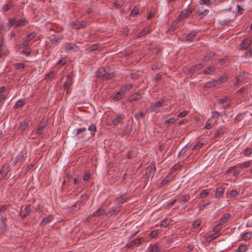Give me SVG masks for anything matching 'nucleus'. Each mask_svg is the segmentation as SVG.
<instances>
[{"label":"nucleus","instance_id":"21","mask_svg":"<svg viewBox=\"0 0 252 252\" xmlns=\"http://www.w3.org/2000/svg\"><path fill=\"white\" fill-rule=\"evenodd\" d=\"M14 6L13 2L11 1L3 5L2 10L3 11H7L12 8Z\"/></svg>","mask_w":252,"mask_h":252},{"label":"nucleus","instance_id":"46","mask_svg":"<svg viewBox=\"0 0 252 252\" xmlns=\"http://www.w3.org/2000/svg\"><path fill=\"white\" fill-rule=\"evenodd\" d=\"M252 152V149L248 147L246 148L243 152L244 155L246 156L250 155Z\"/></svg>","mask_w":252,"mask_h":252},{"label":"nucleus","instance_id":"57","mask_svg":"<svg viewBox=\"0 0 252 252\" xmlns=\"http://www.w3.org/2000/svg\"><path fill=\"white\" fill-rule=\"evenodd\" d=\"M54 76V73L53 71H50L49 73L45 75V79H51L53 78Z\"/></svg>","mask_w":252,"mask_h":252},{"label":"nucleus","instance_id":"26","mask_svg":"<svg viewBox=\"0 0 252 252\" xmlns=\"http://www.w3.org/2000/svg\"><path fill=\"white\" fill-rule=\"evenodd\" d=\"M149 32H150V28L146 27V28L143 29V30L138 33L137 37L138 38L141 37L147 34Z\"/></svg>","mask_w":252,"mask_h":252},{"label":"nucleus","instance_id":"31","mask_svg":"<svg viewBox=\"0 0 252 252\" xmlns=\"http://www.w3.org/2000/svg\"><path fill=\"white\" fill-rule=\"evenodd\" d=\"M45 125L44 123H40L36 129V132L38 134H41L42 133V129L44 127Z\"/></svg>","mask_w":252,"mask_h":252},{"label":"nucleus","instance_id":"43","mask_svg":"<svg viewBox=\"0 0 252 252\" xmlns=\"http://www.w3.org/2000/svg\"><path fill=\"white\" fill-rule=\"evenodd\" d=\"M209 12V10L207 9H205L204 10H198L197 11V13L198 14V15L200 17H203L204 16H206Z\"/></svg>","mask_w":252,"mask_h":252},{"label":"nucleus","instance_id":"62","mask_svg":"<svg viewBox=\"0 0 252 252\" xmlns=\"http://www.w3.org/2000/svg\"><path fill=\"white\" fill-rule=\"evenodd\" d=\"M188 148L187 147H184L179 153L178 157L184 156L187 151Z\"/></svg>","mask_w":252,"mask_h":252},{"label":"nucleus","instance_id":"8","mask_svg":"<svg viewBox=\"0 0 252 252\" xmlns=\"http://www.w3.org/2000/svg\"><path fill=\"white\" fill-rule=\"evenodd\" d=\"M125 116L123 114L117 115L112 121L113 125L115 126L118 125L120 123L122 122Z\"/></svg>","mask_w":252,"mask_h":252},{"label":"nucleus","instance_id":"64","mask_svg":"<svg viewBox=\"0 0 252 252\" xmlns=\"http://www.w3.org/2000/svg\"><path fill=\"white\" fill-rule=\"evenodd\" d=\"M177 201V200L176 199H174V200H173L172 201L170 202V203H169L168 204H167L166 205V208L167 209H169L174 204V203Z\"/></svg>","mask_w":252,"mask_h":252},{"label":"nucleus","instance_id":"16","mask_svg":"<svg viewBox=\"0 0 252 252\" xmlns=\"http://www.w3.org/2000/svg\"><path fill=\"white\" fill-rule=\"evenodd\" d=\"M215 55V53L213 52H208L203 59L205 62H208L211 60Z\"/></svg>","mask_w":252,"mask_h":252},{"label":"nucleus","instance_id":"61","mask_svg":"<svg viewBox=\"0 0 252 252\" xmlns=\"http://www.w3.org/2000/svg\"><path fill=\"white\" fill-rule=\"evenodd\" d=\"M31 51H32L30 48H26V49L22 50V52L25 55L28 56L30 55Z\"/></svg>","mask_w":252,"mask_h":252},{"label":"nucleus","instance_id":"18","mask_svg":"<svg viewBox=\"0 0 252 252\" xmlns=\"http://www.w3.org/2000/svg\"><path fill=\"white\" fill-rule=\"evenodd\" d=\"M220 235V233H212L210 235H209L208 237H207L206 238V241L207 242H210L211 241L215 239L216 238H217L218 236H219Z\"/></svg>","mask_w":252,"mask_h":252},{"label":"nucleus","instance_id":"35","mask_svg":"<svg viewBox=\"0 0 252 252\" xmlns=\"http://www.w3.org/2000/svg\"><path fill=\"white\" fill-rule=\"evenodd\" d=\"M216 0H200L201 4H206L207 5H211Z\"/></svg>","mask_w":252,"mask_h":252},{"label":"nucleus","instance_id":"23","mask_svg":"<svg viewBox=\"0 0 252 252\" xmlns=\"http://www.w3.org/2000/svg\"><path fill=\"white\" fill-rule=\"evenodd\" d=\"M204 142L202 140H200L192 147L193 151H198L204 145Z\"/></svg>","mask_w":252,"mask_h":252},{"label":"nucleus","instance_id":"5","mask_svg":"<svg viewBox=\"0 0 252 252\" xmlns=\"http://www.w3.org/2000/svg\"><path fill=\"white\" fill-rule=\"evenodd\" d=\"M86 26V22L84 21H77L71 24V28L75 29H83Z\"/></svg>","mask_w":252,"mask_h":252},{"label":"nucleus","instance_id":"20","mask_svg":"<svg viewBox=\"0 0 252 252\" xmlns=\"http://www.w3.org/2000/svg\"><path fill=\"white\" fill-rule=\"evenodd\" d=\"M203 67V65L202 63H199L198 64H196L193 66V68H190L189 69L190 74L193 73L196 71L198 70L200 68Z\"/></svg>","mask_w":252,"mask_h":252},{"label":"nucleus","instance_id":"51","mask_svg":"<svg viewBox=\"0 0 252 252\" xmlns=\"http://www.w3.org/2000/svg\"><path fill=\"white\" fill-rule=\"evenodd\" d=\"M169 224L168 220L167 218L164 219L160 223V226L161 227H165L168 226Z\"/></svg>","mask_w":252,"mask_h":252},{"label":"nucleus","instance_id":"49","mask_svg":"<svg viewBox=\"0 0 252 252\" xmlns=\"http://www.w3.org/2000/svg\"><path fill=\"white\" fill-rule=\"evenodd\" d=\"M176 119H175L174 117H171L169 119L165 120L164 121V124H173L176 121Z\"/></svg>","mask_w":252,"mask_h":252},{"label":"nucleus","instance_id":"53","mask_svg":"<svg viewBox=\"0 0 252 252\" xmlns=\"http://www.w3.org/2000/svg\"><path fill=\"white\" fill-rule=\"evenodd\" d=\"M224 130H225L223 126L221 127L219 130H218V131H217L215 132L216 136L218 137L219 135H220L223 134V133L224 132Z\"/></svg>","mask_w":252,"mask_h":252},{"label":"nucleus","instance_id":"38","mask_svg":"<svg viewBox=\"0 0 252 252\" xmlns=\"http://www.w3.org/2000/svg\"><path fill=\"white\" fill-rule=\"evenodd\" d=\"M88 130L91 131V134L94 135L96 131V126L95 125H92L88 127Z\"/></svg>","mask_w":252,"mask_h":252},{"label":"nucleus","instance_id":"17","mask_svg":"<svg viewBox=\"0 0 252 252\" xmlns=\"http://www.w3.org/2000/svg\"><path fill=\"white\" fill-rule=\"evenodd\" d=\"M223 192L224 189L223 188L218 187L216 189L214 196L216 198H219L223 195Z\"/></svg>","mask_w":252,"mask_h":252},{"label":"nucleus","instance_id":"27","mask_svg":"<svg viewBox=\"0 0 252 252\" xmlns=\"http://www.w3.org/2000/svg\"><path fill=\"white\" fill-rule=\"evenodd\" d=\"M251 237H252V233L251 232H247L245 233L242 235V240L243 241H248L249 240H250Z\"/></svg>","mask_w":252,"mask_h":252},{"label":"nucleus","instance_id":"28","mask_svg":"<svg viewBox=\"0 0 252 252\" xmlns=\"http://www.w3.org/2000/svg\"><path fill=\"white\" fill-rule=\"evenodd\" d=\"M191 12H192V9L189 8L188 9H187V10H186L185 11H182L180 13L181 16H182V17H183V18H185L188 17V16H189V14H190Z\"/></svg>","mask_w":252,"mask_h":252},{"label":"nucleus","instance_id":"3","mask_svg":"<svg viewBox=\"0 0 252 252\" xmlns=\"http://www.w3.org/2000/svg\"><path fill=\"white\" fill-rule=\"evenodd\" d=\"M63 48L67 51H72L75 52L79 50L78 46L72 42H66L64 44Z\"/></svg>","mask_w":252,"mask_h":252},{"label":"nucleus","instance_id":"48","mask_svg":"<svg viewBox=\"0 0 252 252\" xmlns=\"http://www.w3.org/2000/svg\"><path fill=\"white\" fill-rule=\"evenodd\" d=\"M147 170H149V172L151 174H154L155 172L156 167L154 165H151L148 166L147 167Z\"/></svg>","mask_w":252,"mask_h":252},{"label":"nucleus","instance_id":"63","mask_svg":"<svg viewBox=\"0 0 252 252\" xmlns=\"http://www.w3.org/2000/svg\"><path fill=\"white\" fill-rule=\"evenodd\" d=\"M144 116V114L143 112H139L138 113L135 114L134 115V117H135V118L137 120H139V119L142 117L143 116Z\"/></svg>","mask_w":252,"mask_h":252},{"label":"nucleus","instance_id":"58","mask_svg":"<svg viewBox=\"0 0 252 252\" xmlns=\"http://www.w3.org/2000/svg\"><path fill=\"white\" fill-rule=\"evenodd\" d=\"M244 76H245V73H243V74H240L239 76H238L237 78H236V84H238L239 82L242 81L243 80H244Z\"/></svg>","mask_w":252,"mask_h":252},{"label":"nucleus","instance_id":"42","mask_svg":"<svg viewBox=\"0 0 252 252\" xmlns=\"http://www.w3.org/2000/svg\"><path fill=\"white\" fill-rule=\"evenodd\" d=\"M227 80V77L225 76L222 75L220 76L218 79L217 80L219 85L225 82Z\"/></svg>","mask_w":252,"mask_h":252},{"label":"nucleus","instance_id":"55","mask_svg":"<svg viewBox=\"0 0 252 252\" xmlns=\"http://www.w3.org/2000/svg\"><path fill=\"white\" fill-rule=\"evenodd\" d=\"M126 200V197L125 195H121L118 199V202L119 203H122L124 202H125Z\"/></svg>","mask_w":252,"mask_h":252},{"label":"nucleus","instance_id":"44","mask_svg":"<svg viewBox=\"0 0 252 252\" xmlns=\"http://www.w3.org/2000/svg\"><path fill=\"white\" fill-rule=\"evenodd\" d=\"M119 212L118 209L116 207H113L111 209V210L108 213V215L109 216H111L115 214L116 212Z\"/></svg>","mask_w":252,"mask_h":252},{"label":"nucleus","instance_id":"14","mask_svg":"<svg viewBox=\"0 0 252 252\" xmlns=\"http://www.w3.org/2000/svg\"><path fill=\"white\" fill-rule=\"evenodd\" d=\"M230 218V215L229 214H224L222 216V217H221V218L220 219L219 223H220V224H221L222 225H223L224 224H225L228 221V220Z\"/></svg>","mask_w":252,"mask_h":252},{"label":"nucleus","instance_id":"47","mask_svg":"<svg viewBox=\"0 0 252 252\" xmlns=\"http://www.w3.org/2000/svg\"><path fill=\"white\" fill-rule=\"evenodd\" d=\"M24 103L23 100H19L18 101H17L16 102V103L14 106V108H18L21 107L24 105Z\"/></svg>","mask_w":252,"mask_h":252},{"label":"nucleus","instance_id":"7","mask_svg":"<svg viewBox=\"0 0 252 252\" xmlns=\"http://www.w3.org/2000/svg\"><path fill=\"white\" fill-rule=\"evenodd\" d=\"M142 240L143 239L142 238L134 239L131 243L127 244L126 245V247L128 249H130L132 247L134 246H138L141 244Z\"/></svg>","mask_w":252,"mask_h":252},{"label":"nucleus","instance_id":"2","mask_svg":"<svg viewBox=\"0 0 252 252\" xmlns=\"http://www.w3.org/2000/svg\"><path fill=\"white\" fill-rule=\"evenodd\" d=\"M164 101H165L163 99H161L155 102L150 106L149 107V110L151 112L158 111V109L162 106Z\"/></svg>","mask_w":252,"mask_h":252},{"label":"nucleus","instance_id":"37","mask_svg":"<svg viewBox=\"0 0 252 252\" xmlns=\"http://www.w3.org/2000/svg\"><path fill=\"white\" fill-rule=\"evenodd\" d=\"M190 198L189 194L183 195L181 197V201L183 203H186L189 200Z\"/></svg>","mask_w":252,"mask_h":252},{"label":"nucleus","instance_id":"9","mask_svg":"<svg viewBox=\"0 0 252 252\" xmlns=\"http://www.w3.org/2000/svg\"><path fill=\"white\" fill-rule=\"evenodd\" d=\"M53 218L54 217L52 215L48 216L47 217L43 218L42 220L40 225L43 227L45 226L47 224L50 223Z\"/></svg>","mask_w":252,"mask_h":252},{"label":"nucleus","instance_id":"30","mask_svg":"<svg viewBox=\"0 0 252 252\" xmlns=\"http://www.w3.org/2000/svg\"><path fill=\"white\" fill-rule=\"evenodd\" d=\"M104 213H105L104 210L100 208L94 213L93 216H94V217L101 216L103 215L104 214Z\"/></svg>","mask_w":252,"mask_h":252},{"label":"nucleus","instance_id":"34","mask_svg":"<svg viewBox=\"0 0 252 252\" xmlns=\"http://www.w3.org/2000/svg\"><path fill=\"white\" fill-rule=\"evenodd\" d=\"M201 221L200 220H195L192 224L193 228L195 229L198 228L201 225Z\"/></svg>","mask_w":252,"mask_h":252},{"label":"nucleus","instance_id":"22","mask_svg":"<svg viewBox=\"0 0 252 252\" xmlns=\"http://www.w3.org/2000/svg\"><path fill=\"white\" fill-rule=\"evenodd\" d=\"M27 21L25 18H22L19 20H16L15 28L25 26L27 23Z\"/></svg>","mask_w":252,"mask_h":252},{"label":"nucleus","instance_id":"19","mask_svg":"<svg viewBox=\"0 0 252 252\" xmlns=\"http://www.w3.org/2000/svg\"><path fill=\"white\" fill-rule=\"evenodd\" d=\"M72 83V80H70L69 81H66L64 84L63 85V87L64 89H66V94H70L71 92V88L69 87V86Z\"/></svg>","mask_w":252,"mask_h":252},{"label":"nucleus","instance_id":"59","mask_svg":"<svg viewBox=\"0 0 252 252\" xmlns=\"http://www.w3.org/2000/svg\"><path fill=\"white\" fill-rule=\"evenodd\" d=\"M15 23H16V19H10L8 22V27L9 28L13 26H14L15 27Z\"/></svg>","mask_w":252,"mask_h":252},{"label":"nucleus","instance_id":"54","mask_svg":"<svg viewBox=\"0 0 252 252\" xmlns=\"http://www.w3.org/2000/svg\"><path fill=\"white\" fill-rule=\"evenodd\" d=\"M139 10L136 7H134L131 11L130 15L135 16L139 13Z\"/></svg>","mask_w":252,"mask_h":252},{"label":"nucleus","instance_id":"60","mask_svg":"<svg viewBox=\"0 0 252 252\" xmlns=\"http://www.w3.org/2000/svg\"><path fill=\"white\" fill-rule=\"evenodd\" d=\"M86 130V128H85V127H83V128H77L76 129V135H80L81 133L85 131Z\"/></svg>","mask_w":252,"mask_h":252},{"label":"nucleus","instance_id":"56","mask_svg":"<svg viewBox=\"0 0 252 252\" xmlns=\"http://www.w3.org/2000/svg\"><path fill=\"white\" fill-rule=\"evenodd\" d=\"M124 2H123L122 1H120V2H119V1H117L114 3V6L115 8H118L122 7L124 5Z\"/></svg>","mask_w":252,"mask_h":252},{"label":"nucleus","instance_id":"12","mask_svg":"<svg viewBox=\"0 0 252 252\" xmlns=\"http://www.w3.org/2000/svg\"><path fill=\"white\" fill-rule=\"evenodd\" d=\"M29 120L25 119L20 125L19 129L20 131H24L29 126Z\"/></svg>","mask_w":252,"mask_h":252},{"label":"nucleus","instance_id":"13","mask_svg":"<svg viewBox=\"0 0 252 252\" xmlns=\"http://www.w3.org/2000/svg\"><path fill=\"white\" fill-rule=\"evenodd\" d=\"M142 97L141 95L139 93H135L132 94L128 98V101L131 102L140 99Z\"/></svg>","mask_w":252,"mask_h":252},{"label":"nucleus","instance_id":"50","mask_svg":"<svg viewBox=\"0 0 252 252\" xmlns=\"http://www.w3.org/2000/svg\"><path fill=\"white\" fill-rule=\"evenodd\" d=\"M25 66V65L23 63H17L14 64V67L16 69H23Z\"/></svg>","mask_w":252,"mask_h":252},{"label":"nucleus","instance_id":"4","mask_svg":"<svg viewBox=\"0 0 252 252\" xmlns=\"http://www.w3.org/2000/svg\"><path fill=\"white\" fill-rule=\"evenodd\" d=\"M62 39V37L56 35H52L49 37V39L52 46H56L59 44Z\"/></svg>","mask_w":252,"mask_h":252},{"label":"nucleus","instance_id":"39","mask_svg":"<svg viewBox=\"0 0 252 252\" xmlns=\"http://www.w3.org/2000/svg\"><path fill=\"white\" fill-rule=\"evenodd\" d=\"M209 194L208 189H203L202 190L201 193L199 194L200 198H204L205 197Z\"/></svg>","mask_w":252,"mask_h":252},{"label":"nucleus","instance_id":"36","mask_svg":"<svg viewBox=\"0 0 252 252\" xmlns=\"http://www.w3.org/2000/svg\"><path fill=\"white\" fill-rule=\"evenodd\" d=\"M248 249L247 246L245 244H241L238 249V252H245Z\"/></svg>","mask_w":252,"mask_h":252},{"label":"nucleus","instance_id":"25","mask_svg":"<svg viewBox=\"0 0 252 252\" xmlns=\"http://www.w3.org/2000/svg\"><path fill=\"white\" fill-rule=\"evenodd\" d=\"M231 101V97H230L229 96H224L223 98H222L221 99H219L218 100V104H223L227 101Z\"/></svg>","mask_w":252,"mask_h":252},{"label":"nucleus","instance_id":"6","mask_svg":"<svg viewBox=\"0 0 252 252\" xmlns=\"http://www.w3.org/2000/svg\"><path fill=\"white\" fill-rule=\"evenodd\" d=\"M31 212V205H27L25 207V209L23 210H22L19 214V216L24 218L26 217L28 215H30Z\"/></svg>","mask_w":252,"mask_h":252},{"label":"nucleus","instance_id":"32","mask_svg":"<svg viewBox=\"0 0 252 252\" xmlns=\"http://www.w3.org/2000/svg\"><path fill=\"white\" fill-rule=\"evenodd\" d=\"M215 70V68L214 66H209L205 68L204 70V73L205 74H209L211 72H214Z\"/></svg>","mask_w":252,"mask_h":252},{"label":"nucleus","instance_id":"11","mask_svg":"<svg viewBox=\"0 0 252 252\" xmlns=\"http://www.w3.org/2000/svg\"><path fill=\"white\" fill-rule=\"evenodd\" d=\"M251 43V41H250L247 39H245L243 41V42L241 43H240V48L241 50L246 49L250 46Z\"/></svg>","mask_w":252,"mask_h":252},{"label":"nucleus","instance_id":"15","mask_svg":"<svg viewBox=\"0 0 252 252\" xmlns=\"http://www.w3.org/2000/svg\"><path fill=\"white\" fill-rule=\"evenodd\" d=\"M160 247L158 244H155L150 246L148 250V252H159Z\"/></svg>","mask_w":252,"mask_h":252},{"label":"nucleus","instance_id":"29","mask_svg":"<svg viewBox=\"0 0 252 252\" xmlns=\"http://www.w3.org/2000/svg\"><path fill=\"white\" fill-rule=\"evenodd\" d=\"M217 85H219V84L217 82V80H213L211 81L208 82L206 84V86L208 88H211V87H214Z\"/></svg>","mask_w":252,"mask_h":252},{"label":"nucleus","instance_id":"45","mask_svg":"<svg viewBox=\"0 0 252 252\" xmlns=\"http://www.w3.org/2000/svg\"><path fill=\"white\" fill-rule=\"evenodd\" d=\"M230 197H233L237 195L238 191L236 189H232L228 193Z\"/></svg>","mask_w":252,"mask_h":252},{"label":"nucleus","instance_id":"10","mask_svg":"<svg viewBox=\"0 0 252 252\" xmlns=\"http://www.w3.org/2000/svg\"><path fill=\"white\" fill-rule=\"evenodd\" d=\"M125 95V91H123V89H121V90L118 92H117L113 96V100H120L122 97L124 96Z\"/></svg>","mask_w":252,"mask_h":252},{"label":"nucleus","instance_id":"24","mask_svg":"<svg viewBox=\"0 0 252 252\" xmlns=\"http://www.w3.org/2000/svg\"><path fill=\"white\" fill-rule=\"evenodd\" d=\"M196 32L195 31H192L190 33L188 34L186 37L187 41H192L193 39L195 37Z\"/></svg>","mask_w":252,"mask_h":252},{"label":"nucleus","instance_id":"1","mask_svg":"<svg viewBox=\"0 0 252 252\" xmlns=\"http://www.w3.org/2000/svg\"><path fill=\"white\" fill-rule=\"evenodd\" d=\"M114 73H107L105 68H100L98 69L96 73V76L97 78H100L103 81H107L111 79L114 77Z\"/></svg>","mask_w":252,"mask_h":252},{"label":"nucleus","instance_id":"41","mask_svg":"<svg viewBox=\"0 0 252 252\" xmlns=\"http://www.w3.org/2000/svg\"><path fill=\"white\" fill-rule=\"evenodd\" d=\"M132 85L131 84H126L123 86L122 89H123V91H125L126 94V92L130 90L132 88Z\"/></svg>","mask_w":252,"mask_h":252},{"label":"nucleus","instance_id":"40","mask_svg":"<svg viewBox=\"0 0 252 252\" xmlns=\"http://www.w3.org/2000/svg\"><path fill=\"white\" fill-rule=\"evenodd\" d=\"M172 179L171 176L168 175L166 176L161 182L160 184L163 186L166 183L169 182Z\"/></svg>","mask_w":252,"mask_h":252},{"label":"nucleus","instance_id":"52","mask_svg":"<svg viewBox=\"0 0 252 252\" xmlns=\"http://www.w3.org/2000/svg\"><path fill=\"white\" fill-rule=\"evenodd\" d=\"M222 228V225L220 224V223H219V224L216 225L213 229V231L215 233H219V231L220 230V229Z\"/></svg>","mask_w":252,"mask_h":252},{"label":"nucleus","instance_id":"33","mask_svg":"<svg viewBox=\"0 0 252 252\" xmlns=\"http://www.w3.org/2000/svg\"><path fill=\"white\" fill-rule=\"evenodd\" d=\"M36 35L35 32H33L29 34H28L26 37L25 39L28 41H30L32 39H33Z\"/></svg>","mask_w":252,"mask_h":252}]
</instances>
